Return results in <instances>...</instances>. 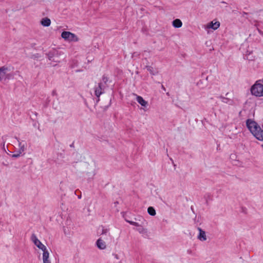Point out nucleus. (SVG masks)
<instances>
[{
	"label": "nucleus",
	"mask_w": 263,
	"mask_h": 263,
	"mask_svg": "<svg viewBox=\"0 0 263 263\" xmlns=\"http://www.w3.org/2000/svg\"><path fill=\"white\" fill-rule=\"evenodd\" d=\"M63 54V52L62 51L52 48L46 53L45 55L49 61L55 63H60L59 58Z\"/></svg>",
	"instance_id": "nucleus-1"
},
{
	"label": "nucleus",
	"mask_w": 263,
	"mask_h": 263,
	"mask_svg": "<svg viewBox=\"0 0 263 263\" xmlns=\"http://www.w3.org/2000/svg\"><path fill=\"white\" fill-rule=\"evenodd\" d=\"M251 92L256 97L263 96V84L256 82L252 86Z\"/></svg>",
	"instance_id": "nucleus-2"
},
{
	"label": "nucleus",
	"mask_w": 263,
	"mask_h": 263,
	"mask_svg": "<svg viewBox=\"0 0 263 263\" xmlns=\"http://www.w3.org/2000/svg\"><path fill=\"white\" fill-rule=\"evenodd\" d=\"M61 36L65 40H67L71 42H78L79 38L74 33H71L69 31H63L61 34Z\"/></svg>",
	"instance_id": "nucleus-3"
},
{
	"label": "nucleus",
	"mask_w": 263,
	"mask_h": 263,
	"mask_svg": "<svg viewBox=\"0 0 263 263\" xmlns=\"http://www.w3.org/2000/svg\"><path fill=\"white\" fill-rule=\"evenodd\" d=\"M31 240L34 243V244L39 249L44 252L47 250V248L45 245H44L41 241L37 238L35 234H32L31 236Z\"/></svg>",
	"instance_id": "nucleus-4"
},
{
	"label": "nucleus",
	"mask_w": 263,
	"mask_h": 263,
	"mask_svg": "<svg viewBox=\"0 0 263 263\" xmlns=\"http://www.w3.org/2000/svg\"><path fill=\"white\" fill-rule=\"evenodd\" d=\"M246 126L249 130L252 133L253 130H256V128L259 126L257 122L252 120L251 119H248L246 120Z\"/></svg>",
	"instance_id": "nucleus-5"
},
{
	"label": "nucleus",
	"mask_w": 263,
	"mask_h": 263,
	"mask_svg": "<svg viewBox=\"0 0 263 263\" xmlns=\"http://www.w3.org/2000/svg\"><path fill=\"white\" fill-rule=\"evenodd\" d=\"M105 86L102 82L98 83V87L95 88V93L97 97H100V96L104 92V89Z\"/></svg>",
	"instance_id": "nucleus-6"
},
{
	"label": "nucleus",
	"mask_w": 263,
	"mask_h": 263,
	"mask_svg": "<svg viewBox=\"0 0 263 263\" xmlns=\"http://www.w3.org/2000/svg\"><path fill=\"white\" fill-rule=\"evenodd\" d=\"M251 133L257 140L263 141V130L259 126L257 127L256 130H253Z\"/></svg>",
	"instance_id": "nucleus-7"
},
{
	"label": "nucleus",
	"mask_w": 263,
	"mask_h": 263,
	"mask_svg": "<svg viewBox=\"0 0 263 263\" xmlns=\"http://www.w3.org/2000/svg\"><path fill=\"white\" fill-rule=\"evenodd\" d=\"M121 214L122 215L123 218L124 219L125 221L127 223L134 226H139V223L138 222L129 220V216L128 215L129 213L128 212H123L121 213Z\"/></svg>",
	"instance_id": "nucleus-8"
},
{
	"label": "nucleus",
	"mask_w": 263,
	"mask_h": 263,
	"mask_svg": "<svg viewBox=\"0 0 263 263\" xmlns=\"http://www.w3.org/2000/svg\"><path fill=\"white\" fill-rule=\"evenodd\" d=\"M96 245L100 250H104L106 247L105 242L101 239V238H99L97 239L96 242Z\"/></svg>",
	"instance_id": "nucleus-9"
},
{
	"label": "nucleus",
	"mask_w": 263,
	"mask_h": 263,
	"mask_svg": "<svg viewBox=\"0 0 263 263\" xmlns=\"http://www.w3.org/2000/svg\"><path fill=\"white\" fill-rule=\"evenodd\" d=\"M199 231V234L198 235V239H199L201 241H205L206 240V236L205 235V232L203 231L201 228L198 227L197 228Z\"/></svg>",
	"instance_id": "nucleus-10"
},
{
	"label": "nucleus",
	"mask_w": 263,
	"mask_h": 263,
	"mask_svg": "<svg viewBox=\"0 0 263 263\" xmlns=\"http://www.w3.org/2000/svg\"><path fill=\"white\" fill-rule=\"evenodd\" d=\"M136 100L142 106L146 107L148 105V102L146 101L141 96L137 95Z\"/></svg>",
	"instance_id": "nucleus-11"
},
{
	"label": "nucleus",
	"mask_w": 263,
	"mask_h": 263,
	"mask_svg": "<svg viewBox=\"0 0 263 263\" xmlns=\"http://www.w3.org/2000/svg\"><path fill=\"white\" fill-rule=\"evenodd\" d=\"M8 70L7 67L4 66L0 67V81H2L6 74V71Z\"/></svg>",
	"instance_id": "nucleus-12"
},
{
	"label": "nucleus",
	"mask_w": 263,
	"mask_h": 263,
	"mask_svg": "<svg viewBox=\"0 0 263 263\" xmlns=\"http://www.w3.org/2000/svg\"><path fill=\"white\" fill-rule=\"evenodd\" d=\"M220 22L218 21L213 23V22H210L208 26V28H211L214 30L217 29L220 26Z\"/></svg>",
	"instance_id": "nucleus-13"
},
{
	"label": "nucleus",
	"mask_w": 263,
	"mask_h": 263,
	"mask_svg": "<svg viewBox=\"0 0 263 263\" xmlns=\"http://www.w3.org/2000/svg\"><path fill=\"white\" fill-rule=\"evenodd\" d=\"M49 253L48 250L44 251L43 253V263H51L50 260L49 259Z\"/></svg>",
	"instance_id": "nucleus-14"
},
{
	"label": "nucleus",
	"mask_w": 263,
	"mask_h": 263,
	"mask_svg": "<svg viewBox=\"0 0 263 263\" xmlns=\"http://www.w3.org/2000/svg\"><path fill=\"white\" fill-rule=\"evenodd\" d=\"M40 23L44 27H49L51 24V21L48 17H46L41 20Z\"/></svg>",
	"instance_id": "nucleus-15"
},
{
	"label": "nucleus",
	"mask_w": 263,
	"mask_h": 263,
	"mask_svg": "<svg viewBox=\"0 0 263 263\" xmlns=\"http://www.w3.org/2000/svg\"><path fill=\"white\" fill-rule=\"evenodd\" d=\"M172 25L175 28H180L182 26V23L180 19L176 18L172 22Z\"/></svg>",
	"instance_id": "nucleus-16"
},
{
	"label": "nucleus",
	"mask_w": 263,
	"mask_h": 263,
	"mask_svg": "<svg viewBox=\"0 0 263 263\" xmlns=\"http://www.w3.org/2000/svg\"><path fill=\"white\" fill-rule=\"evenodd\" d=\"M221 100V101L226 104H228L229 105H232L233 104V101L230 99L228 98H226L222 96H220L219 97Z\"/></svg>",
	"instance_id": "nucleus-17"
},
{
	"label": "nucleus",
	"mask_w": 263,
	"mask_h": 263,
	"mask_svg": "<svg viewBox=\"0 0 263 263\" xmlns=\"http://www.w3.org/2000/svg\"><path fill=\"white\" fill-rule=\"evenodd\" d=\"M137 228L136 230L139 232V233L142 234H147V231L146 229L144 228L141 224H139L138 226H136Z\"/></svg>",
	"instance_id": "nucleus-18"
},
{
	"label": "nucleus",
	"mask_w": 263,
	"mask_h": 263,
	"mask_svg": "<svg viewBox=\"0 0 263 263\" xmlns=\"http://www.w3.org/2000/svg\"><path fill=\"white\" fill-rule=\"evenodd\" d=\"M204 198L205 200V204L208 205H209V202L210 201L213 200L212 196L211 193H206L204 196Z\"/></svg>",
	"instance_id": "nucleus-19"
},
{
	"label": "nucleus",
	"mask_w": 263,
	"mask_h": 263,
	"mask_svg": "<svg viewBox=\"0 0 263 263\" xmlns=\"http://www.w3.org/2000/svg\"><path fill=\"white\" fill-rule=\"evenodd\" d=\"M145 68L147 70L149 71V73L153 76H155L158 73V71L154 70V68L151 66H146Z\"/></svg>",
	"instance_id": "nucleus-20"
},
{
	"label": "nucleus",
	"mask_w": 263,
	"mask_h": 263,
	"mask_svg": "<svg viewBox=\"0 0 263 263\" xmlns=\"http://www.w3.org/2000/svg\"><path fill=\"white\" fill-rule=\"evenodd\" d=\"M148 214L152 216H154L156 214V210L153 206H149L147 209Z\"/></svg>",
	"instance_id": "nucleus-21"
},
{
	"label": "nucleus",
	"mask_w": 263,
	"mask_h": 263,
	"mask_svg": "<svg viewBox=\"0 0 263 263\" xmlns=\"http://www.w3.org/2000/svg\"><path fill=\"white\" fill-rule=\"evenodd\" d=\"M16 139L19 143V147H20L19 151H18L17 152H20L21 154H22V153L23 152H24L25 151V146H24V145H22L21 142L20 141L19 138L16 137Z\"/></svg>",
	"instance_id": "nucleus-22"
},
{
	"label": "nucleus",
	"mask_w": 263,
	"mask_h": 263,
	"mask_svg": "<svg viewBox=\"0 0 263 263\" xmlns=\"http://www.w3.org/2000/svg\"><path fill=\"white\" fill-rule=\"evenodd\" d=\"M245 58L249 61H253L254 60V57L251 55V52H250L249 53H247L245 55Z\"/></svg>",
	"instance_id": "nucleus-23"
},
{
	"label": "nucleus",
	"mask_w": 263,
	"mask_h": 263,
	"mask_svg": "<svg viewBox=\"0 0 263 263\" xmlns=\"http://www.w3.org/2000/svg\"><path fill=\"white\" fill-rule=\"evenodd\" d=\"M108 81V78L105 75L103 74L102 77V82L104 85H107V83Z\"/></svg>",
	"instance_id": "nucleus-24"
},
{
	"label": "nucleus",
	"mask_w": 263,
	"mask_h": 263,
	"mask_svg": "<svg viewBox=\"0 0 263 263\" xmlns=\"http://www.w3.org/2000/svg\"><path fill=\"white\" fill-rule=\"evenodd\" d=\"M101 227H102L101 235H106L108 233L109 229L105 228L103 226H101Z\"/></svg>",
	"instance_id": "nucleus-25"
},
{
	"label": "nucleus",
	"mask_w": 263,
	"mask_h": 263,
	"mask_svg": "<svg viewBox=\"0 0 263 263\" xmlns=\"http://www.w3.org/2000/svg\"><path fill=\"white\" fill-rule=\"evenodd\" d=\"M21 156L20 152H16L15 154H13L11 155L12 158H17Z\"/></svg>",
	"instance_id": "nucleus-26"
},
{
	"label": "nucleus",
	"mask_w": 263,
	"mask_h": 263,
	"mask_svg": "<svg viewBox=\"0 0 263 263\" xmlns=\"http://www.w3.org/2000/svg\"><path fill=\"white\" fill-rule=\"evenodd\" d=\"M41 57V55L39 53H36L35 54H33L31 55V58L33 59H37Z\"/></svg>",
	"instance_id": "nucleus-27"
},
{
	"label": "nucleus",
	"mask_w": 263,
	"mask_h": 263,
	"mask_svg": "<svg viewBox=\"0 0 263 263\" xmlns=\"http://www.w3.org/2000/svg\"><path fill=\"white\" fill-rule=\"evenodd\" d=\"M50 102V99L49 97H47L46 100V104L45 106H46L49 104V103Z\"/></svg>",
	"instance_id": "nucleus-28"
},
{
	"label": "nucleus",
	"mask_w": 263,
	"mask_h": 263,
	"mask_svg": "<svg viewBox=\"0 0 263 263\" xmlns=\"http://www.w3.org/2000/svg\"><path fill=\"white\" fill-rule=\"evenodd\" d=\"M110 104H111V100H110V101H109V104L108 105H106L104 106V110H106V109H107V108L110 105Z\"/></svg>",
	"instance_id": "nucleus-29"
},
{
	"label": "nucleus",
	"mask_w": 263,
	"mask_h": 263,
	"mask_svg": "<svg viewBox=\"0 0 263 263\" xmlns=\"http://www.w3.org/2000/svg\"><path fill=\"white\" fill-rule=\"evenodd\" d=\"M51 95L53 96H57V91L55 89L53 90L52 91Z\"/></svg>",
	"instance_id": "nucleus-30"
},
{
	"label": "nucleus",
	"mask_w": 263,
	"mask_h": 263,
	"mask_svg": "<svg viewBox=\"0 0 263 263\" xmlns=\"http://www.w3.org/2000/svg\"><path fill=\"white\" fill-rule=\"evenodd\" d=\"M257 30L259 34L263 36V31L259 29H257Z\"/></svg>",
	"instance_id": "nucleus-31"
},
{
	"label": "nucleus",
	"mask_w": 263,
	"mask_h": 263,
	"mask_svg": "<svg viewBox=\"0 0 263 263\" xmlns=\"http://www.w3.org/2000/svg\"><path fill=\"white\" fill-rule=\"evenodd\" d=\"M141 218L142 219H143L142 217L138 216L137 218H135V219L136 220H139L140 221Z\"/></svg>",
	"instance_id": "nucleus-32"
},
{
	"label": "nucleus",
	"mask_w": 263,
	"mask_h": 263,
	"mask_svg": "<svg viewBox=\"0 0 263 263\" xmlns=\"http://www.w3.org/2000/svg\"><path fill=\"white\" fill-rule=\"evenodd\" d=\"M74 142L73 141L71 144H70L69 146L70 147L73 148L74 147Z\"/></svg>",
	"instance_id": "nucleus-33"
},
{
	"label": "nucleus",
	"mask_w": 263,
	"mask_h": 263,
	"mask_svg": "<svg viewBox=\"0 0 263 263\" xmlns=\"http://www.w3.org/2000/svg\"><path fill=\"white\" fill-rule=\"evenodd\" d=\"M36 45V44L35 43H31V47L32 48H34L35 47V46Z\"/></svg>",
	"instance_id": "nucleus-34"
},
{
	"label": "nucleus",
	"mask_w": 263,
	"mask_h": 263,
	"mask_svg": "<svg viewBox=\"0 0 263 263\" xmlns=\"http://www.w3.org/2000/svg\"><path fill=\"white\" fill-rule=\"evenodd\" d=\"M161 88H162V89H163V90H164V91H166V88H165V87H164L163 85H161Z\"/></svg>",
	"instance_id": "nucleus-35"
},
{
	"label": "nucleus",
	"mask_w": 263,
	"mask_h": 263,
	"mask_svg": "<svg viewBox=\"0 0 263 263\" xmlns=\"http://www.w3.org/2000/svg\"><path fill=\"white\" fill-rule=\"evenodd\" d=\"M112 255L115 256V257L116 259H118V255H117V254H113Z\"/></svg>",
	"instance_id": "nucleus-36"
},
{
	"label": "nucleus",
	"mask_w": 263,
	"mask_h": 263,
	"mask_svg": "<svg viewBox=\"0 0 263 263\" xmlns=\"http://www.w3.org/2000/svg\"><path fill=\"white\" fill-rule=\"evenodd\" d=\"M97 98H98V99H97V101H96L97 103L99 101V100H100V98H99V97H97Z\"/></svg>",
	"instance_id": "nucleus-37"
},
{
	"label": "nucleus",
	"mask_w": 263,
	"mask_h": 263,
	"mask_svg": "<svg viewBox=\"0 0 263 263\" xmlns=\"http://www.w3.org/2000/svg\"><path fill=\"white\" fill-rule=\"evenodd\" d=\"M248 13L247 12H243V15H247Z\"/></svg>",
	"instance_id": "nucleus-38"
},
{
	"label": "nucleus",
	"mask_w": 263,
	"mask_h": 263,
	"mask_svg": "<svg viewBox=\"0 0 263 263\" xmlns=\"http://www.w3.org/2000/svg\"><path fill=\"white\" fill-rule=\"evenodd\" d=\"M5 146V142H3V146ZM4 151H6V149H5V147H4Z\"/></svg>",
	"instance_id": "nucleus-39"
},
{
	"label": "nucleus",
	"mask_w": 263,
	"mask_h": 263,
	"mask_svg": "<svg viewBox=\"0 0 263 263\" xmlns=\"http://www.w3.org/2000/svg\"><path fill=\"white\" fill-rule=\"evenodd\" d=\"M166 95H167V96H170V93H169V92H167V93H166Z\"/></svg>",
	"instance_id": "nucleus-40"
},
{
	"label": "nucleus",
	"mask_w": 263,
	"mask_h": 263,
	"mask_svg": "<svg viewBox=\"0 0 263 263\" xmlns=\"http://www.w3.org/2000/svg\"><path fill=\"white\" fill-rule=\"evenodd\" d=\"M187 252H188L189 253H191V251H190V250H187Z\"/></svg>",
	"instance_id": "nucleus-41"
},
{
	"label": "nucleus",
	"mask_w": 263,
	"mask_h": 263,
	"mask_svg": "<svg viewBox=\"0 0 263 263\" xmlns=\"http://www.w3.org/2000/svg\"><path fill=\"white\" fill-rule=\"evenodd\" d=\"M81 198V195L78 196V198L79 199H80Z\"/></svg>",
	"instance_id": "nucleus-42"
},
{
	"label": "nucleus",
	"mask_w": 263,
	"mask_h": 263,
	"mask_svg": "<svg viewBox=\"0 0 263 263\" xmlns=\"http://www.w3.org/2000/svg\"><path fill=\"white\" fill-rule=\"evenodd\" d=\"M191 210L193 211V212H194V211H193V208L192 206H191Z\"/></svg>",
	"instance_id": "nucleus-43"
},
{
	"label": "nucleus",
	"mask_w": 263,
	"mask_h": 263,
	"mask_svg": "<svg viewBox=\"0 0 263 263\" xmlns=\"http://www.w3.org/2000/svg\"><path fill=\"white\" fill-rule=\"evenodd\" d=\"M33 126H34V127H35V126H36V123H34V124H33Z\"/></svg>",
	"instance_id": "nucleus-44"
},
{
	"label": "nucleus",
	"mask_w": 263,
	"mask_h": 263,
	"mask_svg": "<svg viewBox=\"0 0 263 263\" xmlns=\"http://www.w3.org/2000/svg\"><path fill=\"white\" fill-rule=\"evenodd\" d=\"M221 3H223V4L226 3V2H223H223H222Z\"/></svg>",
	"instance_id": "nucleus-45"
},
{
	"label": "nucleus",
	"mask_w": 263,
	"mask_h": 263,
	"mask_svg": "<svg viewBox=\"0 0 263 263\" xmlns=\"http://www.w3.org/2000/svg\"><path fill=\"white\" fill-rule=\"evenodd\" d=\"M170 160L172 161H173V159L172 158H170Z\"/></svg>",
	"instance_id": "nucleus-46"
},
{
	"label": "nucleus",
	"mask_w": 263,
	"mask_h": 263,
	"mask_svg": "<svg viewBox=\"0 0 263 263\" xmlns=\"http://www.w3.org/2000/svg\"><path fill=\"white\" fill-rule=\"evenodd\" d=\"M2 223V222L1 221H0V224H1Z\"/></svg>",
	"instance_id": "nucleus-47"
}]
</instances>
